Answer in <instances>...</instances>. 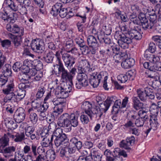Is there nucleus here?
<instances>
[{
	"label": "nucleus",
	"mask_w": 161,
	"mask_h": 161,
	"mask_svg": "<svg viewBox=\"0 0 161 161\" xmlns=\"http://www.w3.org/2000/svg\"><path fill=\"white\" fill-rule=\"evenodd\" d=\"M32 108H30L28 110V113L29 114V118L30 121L33 124H35L38 120V117L37 114L33 112Z\"/></svg>",
	"instance_id": "obj_34"
},
{
	"label": "nucleus",
	"mask_w": 161,
	"mask_h": 161,
	"mask_svg": "<svg viewBox=\"0 0 161 161\" xmlns=\"http://www.w3.org/2000/svg\"><path fill=\"white\" fill-rule=\"evenodd\" d=\"M23 2L25 7H29V9L31 11L34 10V7L31 4V2L30 0H24Z\"/></svg>",
	"instance_id": "obj_60"
},
{
	"label": "nucleus",
	"mask_w": 161,
	"mask_h": 161,
	"mask_svg": "<svg viewBox=\"0 0 161 161\" xmlns=\"http://www.w3.org/2000/svg\"><path fill=\"white\" fill-rule=\"evenodd\" d=\"M64 107H59L58 106H55L54 108L53 111V112L52 114L53 116L57 117L59 114H60L63 112Z\"/></svg>",
	"instance_id": "obj_39"
},
{
	"label": "nucleus",
	"mask_w": 161,
	"mask_h": 161,
	"mask_svg": "<svg viewBox=\"0 0 161 161\" xmlns=\"http://www.w3.org/2000/svg\"><path fill=\"white\" fill-rule=\"evenodd\" d=\"M55 158V153L52 151L49 153H47L46 155V161H53Z\"/></svg>",
	"instance_id": "obj_47"
},
{
	"label": "nucleus",
	"mask_w": 161,
	"mask_h": 161,
	"mask_svg": "<svg viewBox=\"0 0 161 161\" xmlns=\"http://www.w3.org/2000/svg\"><path fill=\"white\" fill-rule=\"evenodd\" d=\"M73 41L72 40L70 39L66 42L64 47L67 53L71 52L72 53H74L77 50L76 48L73 47Z\"/></svg>",
	"instance_id": "obj_26"
},
{
	"label": "nucleus",
	"mask_w": 161,
	"mask_h": 161,
	"mask_svg": "<svg viewBox=\"0 0 161 161\" xmlns=\"http://www.w3.org/2000/svg\"><path fill=\"white\" fill-rule=\"evenodd\" d=\"M55 55L52 52H49L46 54L44 55L42 58L43 60L47 63H53Z\"/></svg>",
	"instance_id": "obj_33"
},
{
	"label": "nucleus",
	"mask_w": 161,
	"mask_h": 161,
	"mask_svg": "<svg viewBox=\"0 0 161 161\" xmlns=\"http://www.w3.org/2000/svg\"><path fill=\"white\" fill-rule=\"evenodd\" d=\"M121 101L120 100H116L114 104V106L113 107L112 109V113L113 114H116L118 113L119 108H123Z\"/></svg>",
	"instance_id": "obj_31"
},
{
	"label": "nucleus",
	"mask_w": 161,
	"mask_h": 161,
	"mask_svg": "<svg viewBox=\"0 0 161 161\" xmlns=\"http://www.w3.org/2000/svg\"><path fill=\"white\" fill-rule=\"evenodd\" d=\"M132 100L133 103L134 108L136 110L142 109L144 108V104L140 102L138 98L136 97H133Z\"/></svg>",
	"instance_id": "obj_29"
},
{
	"label": "nucleus",
	"mask_w": 161,
	"mask_h": 161,
	"mask_svg": "<svg viewBox=\"0 0 161 161\" xmlns=\"http://www.w3.org/2000/svg\"><path fill=\"white\" fill-rule=\"evenodd\" d=\"M34 62L33 66L34 67L35 69H37V70H41L42 69V64L40 61L35 60H34Z\"/></svg>",
	"instance_id": "obj_49"
},
{
	"label": "nucleus",
	"mask_w": 161,
	"mask_h": 161,
	"mask_svg": "<svg viewBox=\"0 0 161 161\" xmlns=\"http://www.w3.org/2000/svg\"><path fill=\"white\" fill-rule=\"evenodd\" d=\"M143 66L145 69H147L145 72L146 77L151 78V66L150 65V63L145 62L143 64Z\"/></svg>",
	"instance_id": "obj_37"
},
{
	"label": "nucleus",
	"mask_w": 161,
	"mask_h": 161,
	"mask_svg": "<svg viewBox=\"0 0 161 161\" xmlns=\"http://www.w3.org/2000/svg\"><path fill=\"white\" fill-rule=\"evenodd\" d=\"M70 142L74 143L77 149L80 151L79 150L82 147V142L76 137L72 138L70 140ZM80 150V152H81Z\"/></svg>",
	"instance_id": "obj_35"
},
{
	"label": "nucleus",
	"mask_w": 161,
	"mask_h": 161,
	"mask_svg": "<svg viewBox=\"0 0 161 161\" xmlns=\"http://www.w3.org/2000/svg\"><path fill=\"white\" fill-rule=\"evenodd\" d=\"M2 74L1 75L7 77L11 76L12 74L11 66L8 64H5L3 67L2 71Z\"/></svg>",
	"instance_id": "obj_27"
},
{
	"label": "nucleus",
	"mask_w": 161,
	"mask_h": 161,
	"mask_svg": "<svg viewBox=\"0 0 161 161\" xmlns=\"http://www.w3.org/2000/svg\"><path fill=\"white\" fill-rule=\"evenodd\" d=\"M1 44L2 47L8 48L11 46V43L10 41L6 39L2 41Z\"/></svg>",
	"instance_id": "obj_56"
},
{
	"label": "nucleus",
	"mask_w": 161,
	"mask_h": 161,
	"mask_svg": "<svg viewBox=\"0 0 161 161\" xmlns=\"http://www.w3.org/2000/svg\"><path fill=\"white\" fill-rule=\"evenodd\" d=\"M137 14H138V18L140 20L141 25L142 26V28L144 30H146L148 28V27L149 26L150 28L151 29L150 23L151 22V20L149 19V23L148 20L146 18L145 15L144 13L140 11V12Z\"/></svg>",
	"instance_id": "obj_15"
},
{
	"label": "nucleus",
	"mask_w": 161,
	"mask_h": 161,
	"mask_svg": "<svg viewBox=\"0 0 161 161\" xmlns=\"http://www.w3.org/2000/svg\"><path fill=\"white\" fill-rule=\"evenodd\" d=\"M49 107L48 104L47 103L44 102L36 110L37 112H46Z\"/></svg>",
	"instance_id": "obj_43"
},
{
	"label": "nucleus",
	"mask_w": 161,
	"mask_h": 161,
	"mask_svg": "<svg viewBox=\"0 0 161 161\" xmlns=\"http://www.w3.org/2000/svg\"><path fill=\"white\" fill-rule=\"evenodd\" d=\"M80 50H81L83 54L86 55L90 53V49L88 46L86 45L80 47Z\"/></svg>",
	"instance_id": "obj_53"
},
{
	"label": "nucleus",
	"mask_w": 161,
	"mask_h": 161,
	"mask_svg": "<svg viewBox=\"0 0 161 161\" xmlns=\"http://www.w3.org/2000/svg\"><path fill=\"white\" fill-rule=\"evenodd\" d=\"M22 64L20 62H16L14 64L13 66V69L15 71H18L20 70Z\"/></svg>",
	"instance_id": "obj_59"
},
{
	"label": "nucleus",
	"mask_w": 161,
	"mask_h": 161,
	"mask_svg": "<svg viewBox=\"0 0 161 161\" xmlns=\"http://www.w3.org/2000/svg\"><path fill=\"white\" fill-rule=\"evenodd\" d=\"M32 50L37 53H45V44L43 40L40 39H35L32 41L31 43Z\"/></svg>",
	"instance_id": "obj_6"
},
{
	"label": "nucleus",
	"mask_w": 161,
	"mask_h": 161,
	"mask_svg": "<svg viewBox=\"0 0 161 161\" xmlns=\"http://www.w3.org/2000/svg\"><path fill=\"white\" fill-rule=\"evenodd\" d=\"M52 102L53 104L55 105V106L64 107L66 105L65 100L60 97L53 98Z\"/></svg>",
	"instance_id": "obj_30"
},
{
	"label": "nucleus",
	"mask_w": 161,
	"mask_h": 161,
	"mask_svg": "<svg viewBox=\"0 0 161 161\" xmlns=\"http://www.w3.org/2000/svg\"><path fill=\"white\" fill-rule=\"evenodd\" d=\"M118 79L121 83H125L128 80V76L126 74H122L119 75L117 77Z\"/></svg>",
	"instance_id": "obj_55"
},
{
	"label": "nucleus",
	"mask_w": 161,
	"mask_h": 161,
	"mask_svg": "<svg viewBox=\"0 0 161 161\" xmlns=\"http://www.w3.org/2000/svg\"><path fill=\"white\" fill-rule=\"evenodd\" d=\"M37 146L35 144H32L31 147L28 145H25L23 151L25 154L28 153L31 150V148L32 150V152L34 156L36 157L38 153L36 152Z\"/></svg>",
	"instance_id": "obj_28"
},
{
	"label": "nucleus",
	"mask_w": 161,
	"mask_h": 161,
	"mask_svg": "<svg viewBox=\"0 0 161 161\" xmlns=\"http://www.w3.org/2000/svg\"><path fill=\"white\" fill-rule=\"evenodd\" d=\"M46 89L44 86H41L38 89L37 93L36 95V97L37 98H40L42 97Z\"/></svg>",
	"instance_id": "obj_41"
},
{
	"label": "nucleus",
	"mask_w": 161,
	"mask_h": 161,
	"mask_svg": "<svg viewBox=\"0 0 161 161\" xmlns=\"http://www.w3.org/2000/svg\"><path fill=\"white\" fill-rule=\"evenodd\" d=\"M87 42L90 47L95 48L98 45L96 39L93 36H88Z\"/></svg>",
	"instance_id": "obj_32"
},
{
	"label": "nucleus",
	"mask_w": 161,
	"mask_h": 161,
	"mask_svg": "<svg viewBox=\"0 0 161 161\" xmlns=\"http://www.w3.org/2000/svg\"><path fill=\"white\" fill-rule=\"evenodd\" d=\"M68 139L65 134H63V136L55 137L54 143L55 145L57 147L61 145L64 146H67L69 144Z\"/></svg>",
	"instance_id": "obj_20"
},
{
	"label": "nucleus",
	"mask_w": 161,
	"mask_h": 161,
	"mask_svg": "<svg viewBox=\"0 0 161 161\" xmlns=\"http://www.w3.org/2000/svg\"><path fill=\"white\" fill-rule=\"evenodd\" d=\"M62 88V87H60V86H58L55 89V94L58 97H60L61 95L62 91L63 90Z\"/></svg>",
	"instance_id": "obj_63"
},
{
	"label": "nucleus",
	"mask_w": 161,
	"mask_h": 161,
	"mask_svg": "<svg viewBox=\"0 0 161 161\" xmlns=\"http://www.w3.org/2000/svg\"><path fill=\"white\" fill-rule=\"evenodd\" d=\"M59 74L57 76H60V81L63 83L60 84V87H62L63 90L67 91L70 92L72 89V85H73L72 79L73 76H72L68 71L67 73Z\"/></svg>",
	"instance_id": "obj_5"
},
{
	"label": "nucleus",
	"mask_w": 161,
	"mask_h": 161,
	"mask_svg": "<svg viewBox=\"0 0 161 161\" xmlns=\"http://www.w3.org/2000/svg\"><path fill=\"white\" fill-rule=\"evenodd\" d=\"M60 53L63 54L62 52H59L57 51L56 52V53L54 54L57 60L56 62L58 63L57 64V65L58 66V72L57 71H54V73L56 75H59V74H66L67 73V70L65 69L64 67L63 64L61 60V56H60ZM65 75V74H64Z\"/></svg>",
	"instance_id": "obj_9"
},
{
	"label": "nucleus",
	"mask_w": 161,
	"mask_h": 161,
	"mask_svg": "<svg viewBox=\"0 0 161 161\" xmlns=\"http://www.w3.org/2000/svg\"><path fill=\"white\" fill-rule=\"evenodd\" d=\"M9 138L6 136H4L0 139V148L4 147L9 145Z\"/></svg>",
	"instance_id": "obj_38"
},
{
	"label": "nucleus",
	"mask_w": 161,
	"mask_h": 161,
	"mask_svg": "<svg viewBox=\"0 0 161 161\" xmlns=\"http://www.w3.org/2000/svg\"><path fill=\"white\" fill-rule=\"evenodd\" d=\"M24 155L20 152L15 153L14 158H10L8 161H22Z\"/></svg>",
	"instance_id": "obj_40"
},
{
	"label": "nucleus",
	"mask_w": 161,
	"mask_h": 161,
	"mask_svg": "<svg viewBox=\"0 0 161 161\" xmlns=\"http://www.w3.org/2000/svg\"><path fill=\"white\" fill-rule=\"evenodd\" d=\"M106 75L105 71H102L97 75V74L92 72L89 74V83L94 88L97 87L98 85L102 79L103 78L104 75Z\"/></svg>",
	"instance_id": "obj_7"
},
{
	"label": "nucleus",
	"mask_w": 161,
	"mask_h": 161,
	"mask_svg": "<svg viewBox=\"0 0 161 161\" xmlns=\"http://www.w3.org/2000/svg\"><path fill=\"white\" fill-rule=\"evenodd\" d=\"M80 119L81 121L83 124H87L89 121L88 116L85 114L81 115L80 116Z\"/></svg>",
	"instance_id": "obj_62"
},
{
	"label": "nucleus",
	"mask_w": 161,
	"mask_h": 161,
	"mask_svg": "<svg viewBox=\"0 0 161 161\" xmlns=\"http://www.w3.org/2000/svg\"><path fill=\"white\" fill-rule=\"evenodd\" d=\"M159 79L152 80V87L156 91L159 90V87L161 83Z\"/></svg>",
	"instance_id": "obj_42"
},
{
	"label": "nucleus",
	"mask_w": 161,
	"mask_h": 161,
	"mask_svg": "<svg viewBox=\"0 0 161 161\" xmlns=\"http://www.w3.org/2000/svg\"><path fill=\"white\" fill-rule=\"evenodd\" d=\"M6 28L7 31L13 33L18 34L19 36H22L24 34L23 29H20L18 25L13 24H8L6 25Z\"/></svg>",
	"instance_id": "obj_14"
},
{
	"label": "nucleus",
	"mask_w": 161,
	"mask_h": 161,
	"mask_svg": "<svg viewBox=\"0 0 161 161\" xmlns=\"http://www.w3.org/2000/svg\"><path fill=\"white\" fill-rule=\"evenodd\" d=\"M135 138L133 136L127 137L126 140H122L120 144L121 147L125 148V149H130V146H132L134 143Z\"/></svg>",
	"instance_id": "obj_18"
},
{
	"label": "nucleus",
	"mask_w": 161,
	"mask_h": 161,
	"mask_svg": "<svg viewBox=\"0 0 161 161\" xmlns=\"http://www.w3.org/2000/svg\"><path fill=\"white\" fill-rule=\"evenodd\" d=\"M152 69L154 71H161V64L160 62L154 64L152 65Z\"/></svg>",
	"instance_id": "obj_64"
},
{
	"label": "nucleus",
	"mask_w": 161,
	"mask_h": 161,
	"mask_svg": "<svg viewBox=\"0 0 161 161\" xmlns=\"http://www.w3.org/2000/svg\"><path fill=\"white\" fill-rule=\"evenodd\" d=\"M119 47L116 46H110L105 50H102L99 52L100 54H103L105 53L109 56H112L114 54H116L118 51L119 49Z\"/></svg>",
	"instance_id": "obj_19"
},
{
	"label": "nucleus",
	"mask_w": 161,
	"mask_h": 161,
	"mask_svg": "<svg viewBox=\"0 0 161 161\" xmlns=\"http://www.w3.org/2000/svg\"><path fill=\"white\" fill-rule=\"evenodd\" d=\"M14 83L13 82V80L12 81L11 80L10 82L7 86L3 90V93L5 94H6V96L5 97L4 100L5 102L11 103V100L8 98L7 97L9 94H12V93H14L12 92L14 89Z\"/></svg>",
	"instance_id": "obj_17"
},
{
	"label": "nucleus",
	"mask_w": 161,
	"mask_h": 161,
	"mask_svg": "<svg viewBox=\"0 0 161 161\" xmlns=\"http://www.w3.org/2000/svg\"><path fill=\"white\" fill-rule=\"evenodd\" d=\"M75 42L80 47L82 46H83L86 44L83 38L78 37L75 39Z\"/></svg>",
	"instance_id": "obj_51"
},
{
	"label": "nucleus",
	"mask_w": 161,
	"mask_h": 161,
	"mask_svg": "<svg viewBox=\"0 0 161 161\" xmlns=\"http://www.w3.org/2000/svg\"><path fill=\"white\" fill-rule=\"evenodd\" d=\"M136 92L138 97L142 101H145L147 97L151 96V88L148 86L145 87L144 91L139 89Z\"/></svg>",
	"instance_id": "obj_11"
},
{
	"label": "nucleus",
	"mask_w": 161,
	"mask_h": 161,
	"mask_svg": "<svg viewBox=\"0 0 161 161\" xmlns=\"http://www.w3.org/2000/svg\"><path fill=\"white\" fill-rule=\"evenodd\" d=\"M160 5L157 4L154 6V9H152V23L155 24L157 22V16L156 14H159L160 12Z\"/></svg>",
	"instance_id": "obj_25"
},
{
	"label": "nucleus",
	"mask_w": 161,
	"mask_h": 161,
	"mask_svg": "<svg viewBox=\"0 0 161 161\" xmlns=\"http://www.w3.org/2000/svg\"><path fill=\"white\" fill-rule=\"evenodd\" d=\"M42 103L41 102L38 101L37 99L32 101L31 102V106L33 109L37 110L40 106L41 105Z\"/></svg>",
	"instance_id": "obj_46"
},
{
	"label": "nucleus",
	"mask_w": 161,
	"mask_h": 161,
	"mask_svg": "<svg viewBox=\"0 0 161 161\" xmlns=\"http://www.w3.org/2000/svg\"><path fill=\"white\" fill-rule=\"evenodd\" d=\"M10 3L8 4V7L14 11H18L22 14H25L26 13V7L23 6L21 3H18L14 2L12 0H10Z\"/></svg>",
	"instance_id": "obj_10"
},
{
	"label": "nucleus",
	"mask_w": 161,
	"mask_h": 161,
	"mask_svg": "<svg viewBox=\"0 0 161 161\" xmlns=\"http://www.w3.org/2000/svg\"><path fill=\"white\" fill-rule=\"evenodd\" d=\"M97 38L101 43H102V41L104 38L106 36H105V33L103 31L100 30L98 31L97 35Z\"/></svg>",
	"instance_id": "obj_52"
},
{
	"label": "nucleus",
	"mask_w": 161,
	"mask_h": 161,
	"mask_svg": "<svg viewBox=\"0 0 161 161\" xmlns=\"http://www.w3.org/2000/svg\"><path fill=\"white\" fill-rule=\"evenodd\" d=\"M35 129L34 126H28L25 128V134L26 136L32 140L36 139L37 134L35 132Z\"/></svg>",
	"instance_id": "obj_21"
},
{
	"label": "nucleus",
	"mask_w": 161,
	"mask_h": 161,
	"mask_svg": "<svg viewBox=\"0 0 161 161\" xmlns=\"http://www.w3.org/2000/svg\"><path fill=\"white\" fill-rule=\"evenodd\" d=\"M130 19L131 21L130 23V27L131 29V25H132L133 27H137L139 29V30L137 31L138 32L141 31V29L140 26L138 25L140 24L141 23L140 20L139 19L138 17L136 15L132 14L130 16Z\"/></svg>",
	"instance_id": "obj_22"
},
{
	"label": "nucleus",
	"mask_w": 161,
	"mask_h": 161,
	"mask_svg": "<svg viewBox=\"0 0 161 161\" xmlns=\"http://www.w3.org/2000/svg\"><path fill=\"white\" fill-rule=\"evenodd\" d=\"M131 25V30L128 34H124L121 31H116L114 35L115 39L118 40L119 46L123 49H125L129 47V45L132 42V40H140L142 36L140 32L137 31L138 28L137 27H133Z\"/></svg>",
	"instance_id": "obj_1"
},
{
	"label": "nucleus",
	"mask_w": 161,
	"mask_h": 161,
	"mask_svg": "<svg viewBox=\"0 0 161 161\" xmlns=\"http://www.w3.org/2000/svg\"><path fill=\"white\" fill-rule=\"evenodd\" d=\"M81 108L85 111V113L92 119L93 114H96L97 116L100 118L103 115V111L98 106L92 105L88 101L82 103Z\"/></svg>",
	"instance_id": "obj_3"
},
{
	"label": "nucleus",
	"mask_w": 161,
	"mask_h": 161,
	"mask_svg": "<svg viewBox=\"0 0 161 161\" xmlns=\"http://www.w3.org/2000/svg\"><path fill=\"white\" fill-rule=\"evenodd\" d=\"M89 73L88 74H87L86 73H78L77 76V79L78 81H80L81 80H86L88 79L87 76H89Z\"/></svg>",
	"instance_id": "obj_45"
},
{
	"label": "nucleus",
	"mask_w": 161,
	"mask_h": 161,
	"mask_svg": "<svg viewBox=\"0 0 161 161\" xmlns=\"http://www.w3.org/2000/svg\"><path fill=\"white\" fill-rule=\"evenodd\" d=\"M110 106L109 104L105 101L104 102L100 104V108L105 113L108 109Z\"/></svg>",
	"instance_id": "obj_48"
},
{
	"label": "nucleus",
	"mask_w": 161,
	"mask_h": 161,
	"mask_svg": "<svg viewBox=\"0 0 161 161\" xmlns=\"http://www.w3.org/2000/svg\"><path fill=\"white\" fill-rule=\"evenodd\" d=\"M19 90H17V95L14 93L9 94L7 97L11 100V103L19 101L22 99L26 94L25 89L29 88L30 86L24 83H21L18 85Z\"/></svg>",
	"instance_id": "obj_4"
},
{
	"label": "nucleus",
	"mask_w": 161,
	"mask_h": 161,
	"mask_svg": "<svg viewBox=\"0 0 161 161\" xmlns=\"http://www.w3.org/2000/svg\"><path fill=\"white\" fill-rule=\"evenodd\" d=\"M21 37L19 36H16L14 37L13 42L14 48H19L21 46V44L22 43Z\"/></svg>",
	"instance_id": "obj_36"
},
{
	"label": "nucleus",
	"mask_w": 161,
	"mask_h": 161,
	"mask_svg": "<svg viewBox=\"0 0 161 161\" xmlns=\"http://www.w3.org/2000/svg\"><path fill=\"white\" fill-rule=\"evenodd\" d=\"M67 12V9L63 8L61 3H57L52 7L51 13L54 16L59 14L60 17L64 18L66 16Z\"/></svg>",
	"instance_id": "obj_8"
},
{
	"label": "nucleus",
	"mask_w": 161,
	"mask_h": 161,
	"mask_svg": "<svg viewBox=\"0 0 161 161\" xmlns=\"http://www.w3.org/2000/svg\"><path fill=\"white\" fill-rule=\"evenodd\" d=\"M25 112L24 109L22 108H19L14 112V118L16 122L20 123L25 119Z\"/></svg>",
	"instance_id": "obj_12"
},
{
	"label": "nucleus",
	"mask_w": 161,
	"mask_h": 161,
	"mask_svg": "<svg viewBox=\"0 0 161 161\" xmlns=\"http://www.w3.org/2000/svg\"><path fill=\"white\" fill-rule=\"evenodd\" d=\"M16 150V147L14 146L0 148V153L3 154L6 158H9L13 156V153Z\"/></svg>",
	"instance_id": "obj_16"
},
{
	"label": "nucleus",
	"mask_w": 161,
	"mask_h": 161,
	"mask_svg": "<svg viewBox=\"0 0 161 161\" xmlns=\"http://www.w3.org/2000/svg\"><path fill=\"white\" fill-rule=\"evenodd\" d=\"M117 53L114 56V58H118L119 59H121L122 58H125L127 56V54L125 52H120L119 49L118 51V52H117Z\"/></svg>",
	"instance_id": "obj_54"
},
{
	"label": "nucleus",
	"mask_w": 161,
	"mask_h": 161,
	"mask_svg": "<svg viewBox=\"0 0 161 161\" xmlns=\"http://www.w3.org/2000/svg\"><path fill=\"white\" fill-rule=\"evenodd\" d=\"M147 111L140 110L138 112V115L140 118H142L146 121L148 118V116L147 115Z\"/></svg>",
	"instance_id": "obj_50"
},
{
	"label": "nucleus",
	"mask_w": 161,
	"mask_h": 161,
	"mask_svg": "<svg viewBox=\"0 0 161 161\" xmlns=\"http://www.w3.org/2000/svg\"><path fill=\"white\" fill-rule=\"evenodd\" d=\"M48 130H42L40 135L42 137H44L42 140V145L45 147L51 146L52 142L50 141L48 136Z\"/></svg>",
	"instance_id": "obj_23"
},
{
	"label": "nucleus",
	"mask_w": 161,
	"mask_h": 161,
	"mask_svg": "<svg viewBox=\"0 0 161 161\" xmlns=\"http://www.w3.org/2000/svg\"><path fill=\"white\" fill-rule=\"evenodd\" d=\"M84 63H85L86 66H83V67L78 66V70L79 73H86L87 74L89 73H91V72L93 71L94 69L90 68V65L89 62L87 60H85L84 61Z\"/></svg>",
	"instance_id": "obj_24"
},
{
	"label": "nucleus",
	"mask_w": 161,
	"mask_h": 161,
	"mask_svg": "<svg viewBox=\"0 0 161 161\" xmlns=\"http://www.w3.org/2000/svg\"><path fill=\"white\" fill-rule=\"evenodd\" d=\"M14 141L16 142H21L24 140L25 136L24 133L17 134L14 136Z\"/></svg>",
	"instance_id": "obj_44"
},
{
	"label": "nucleus",
	"mask_w": 161,
	"mask_h": 161,
	"mask_svg": "<svg viewBox=\"0 0 161 161\" xmlns=\"http://www.w3.org/2000/svg\"><path fill=\"white\" fill-rule=\"evenodd\" d=\"M63 134H65L63 133L62 130L61 128H58L54 131L53 135L55 137H56L63 136Z\"/></svg>",
	"instance_id": "obj_57"
},
{
	"label": "nucleus",
	"mask_w": 161,
	"mask_h": 161,
	"mask_svg": "<svg viewBox=\"0 0 161 161\" xmlns=\"http://www.w3.org/2000/svg\"><path fill=\"white\" fill-rule=\"evenodd\" d=\"M78 114L76 113H71L70 114L64 113L58 118V125L63 127H68L70 125L76 127L78 124Z\"/></svg>",
	"instance_id": "obj_2"
},
{
	"label": "nucleus",
	"mask_w": 161,
	"mask_h": 161,
	"mask_svg": "<svg viewBox=\"0 0 161 161\" xmlns=\"http://www.w3.org/2000/svg\"><path fill=\"white\" fill-rule=\"evenodd\" d=\"M62 59L64 63L65 66L68 68L72 67L75 63L74 57L67 53H64L62 54Z\"/></svg>",
	"instance_id": "obj_13"
},
{
	"label": "nucleus",
	"mask_w": 161,
	"mask_h": 161,
	"mask_svg": "<svg viewBox=\"0 0 161 161\" xmlns=\"http://www.w3.org/2000/svg\"><path fill=\"white\" fill-rule=\"evenodd\" d=\"M104 155L106 157L107 161H111L112 158L111 156H113L111 151L108 149L106 150L104 152Z\"/></svg>",
	"instance_id": "obj_58"
},
{
	"label": "nucleus",
	"mask_w": 161,
	"mask_h": 161,
	"mask_svg": "<svg viewBox=\"0 0 161 161\" xmlns=\"http://www.w3.org/2000/svg\"><path fill=\"white\" fill-rule=\"evenodd\" d=\"M92 157L95 161H100L101 160V155L98 154V153L94 151L92 152Z\"/></svg>",
	"instance_id": "obj_61"
}]
</instances>
